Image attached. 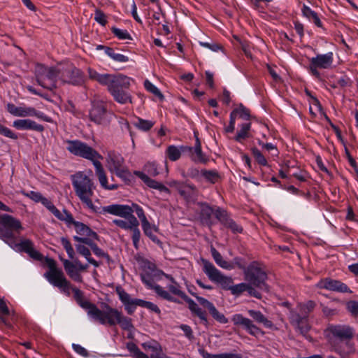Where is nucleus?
Here are the masks:
<instances>
[{"mask_svg": "<svg viewBox=\"0 0 358 358\" xmlns=\"http://www.w3.org/2000/svg\"><path fill=\"white\" fill-rule=\"evenodd\" d=\"M141 280L148 289L155 291L156 294L168 301L176 302L172 294L184 299L187 295L181 290V287L176 280L163 271L158 269L152 262L145 263Z\"/></svg>", "mask_w": 358, "mask_h": 358, "instance_id": "nucleus-1", "label": "nucleus"}, {"mask_svg": "<svg viewBox=\"0 0 358 358\" xmlns=\"http://www.w3.org/2000/svg\"><path fill=\"white\" fill-rule=\"evenodd\" d=\"M89 76L102 85L107 87L114 100L120 104L132 103V97L128 90L133 80L121 73L101 74L94 70L89 69Z\"/></svg>", "mask_w": 358, "mask_h": 358, "instance_id": "nucleus-2", "label": "nucleus"}, {"mask_svg": "<svg viewBox=\"0 0 358 358\" xmlns=\"http://www.w3.org/2000/svg\"><path fill=\"white\" fill-rule=\"evenodd\" d=\"M66 149L72 155L90 160L94 166L95 173L101 187L106 190H115L118 188L117 184H108L106 171L100 159H103L96 150L80 140H66Z\"/></svg>", "mask_w": 358, "mask_h": 358, "instance_id": "nucleus-3", "label": "nucleus"}, {"mask_svg": "<svg viewBox=\"0 0 358 358\" xmlns=\"http://www.w3.org/2000/svg\"><path fill=\"white\" fill-rule=\"evenodd\" d=\"M48 271L44 273L45 278L52 286L57 287L59 291L66 296L71 295V290L73 292V297L77 303L83 309L87 310L90 316V312L93 310L96 305L92 303L84 297V293L78 288L73 287L71 282L66 279L62 270L57 268L55 260L48 259Z\"/></svg>", "mask_w": 358, "mask_h": 358, "instance_id": "nucleus-4", "label": "nucleus"}, {"mask_svg": "<svg viewBox=\"0 0 358 358\" xmlns=\"http://www.w3.org/2000/svg\"><path fill=\"white\" fill-rule=\"evenodd\" d=\"M325 337L331 350L341 357H346L355 351L352 341L355 331L347 324H330L324 331Z\"/></svg>", "mask_w": 358, "mask_h": 358, "instance_id": "nucleus-5", "label": "nucleus"}, {"mask_svg": "<svg viewBox=\"0 0 358 358\" xmlns=\"http://www.w3.org/2000/svg\"><path fill=\"white\" fill-rule=\"evenodd\" d=\"M71 180L76 195L85 208L92 213L100 212L102 207L94 205L92 199L96 188L92 180L83 171H78L71 175Z\"/></svg>", "mask_w": 358, "mask_h": 358, "instance_id": "nucleus-6", "label": "nucleus"}, {"mask_svg": "<svg viewBox=\"0 0 358 358\" xmlns=\"http://www.w3.org/2000/svg\"><path fill=\"white\" fill-rule=\"evenodd\" d=\"M90 317L101 324H107L110 326L119 324L124 330H130L133 328L131 320L129 317L124 316L120 311L108 305H106L103 310L95 306L93 310L90 312Z\"/></svg>", "mask_w": 358, "mask_h": 358, "instance_id": "nucleus-7", "label": "nucleus"}, {"mask_svg": "<svg viewBox=\"0 0 358 358\" xmlns=\"http://www.w3.org/2000/svg\"><path fill=\"white\" fill-rule=\"evenodd\" d=\"M99 214L108 213L113 215L119 216L127 219V220L115 219L113 222L121 229L128 230L132 227L139 225L138 220L133 215V210L129 208V205L124 204H111L103 206L101 208Z\"/></svg>", "mask_w": 358, "mask_h": 358, "instance_id": "nucleus-8", "label": "nucleus"}, {"mask_svg": "<svg viewBox=\"0 0 358 358\" xmlns=\"http://www.w3.org/2000/svg\"><path fill=\"white\" fill-rule=\"evenodd\" d=\"M316 303L310 300L304 303H299L294 309H291L289 315L290 323L305 335L309 330L308 315L313 311Z\"/></svg>", "mask_w": 358, "mask_h": 358, "instance_id": "nucleus-9", "label": "nucleus"}, {"mask_svg": "<svg viewBox=\"0 0 358 358\" xmlns=\"http://www.w3.org/2000/svg\"><path fill=\"white\" fill-rule=\"evenodd\" d=\"M243 275L245 280L255 289L257 288L266 292H269V286L266 283L267 273L259 262L257 261L251 262L245 269Z\"/></svg>", "mask_w": 358, "mask_h": 358, "instance_id": "nucleus-10", "label": "nucleus"}, {"mask_svg": "<svg viewBox=\"0 0 358 358\" xmlns=\"http://www.w3.org/2000/svg\"><path fill=\"white\" fill-rule=\"evenodd\" d=\"M35 76L37 83L41 87L53 90L57 87L59 83V65L48 67L42 64H37L35 66Z\"/></svg>", "mask_w": 358, "mask_h": 358, "instance_id": "nucleus-11", "label": "nucleus"}, {"mask_svg": "<svg viewBox=\"0 0 358 358\" xmlns=\"http://www.w3.org/2000/svg\"><path fill=\"white\" fill-rule=\"evenodd\" d=\"M63 222L66 223L69 228L73 227L76 233V235L73 236V240L76 242L87 244L91 241H96L99 239V236L95 231L85 224L76 221L70 213L66 214Z\"/></svg>", "mask_w": 358, "mask_h": 358, "instance_id": "nucleus-12", "label": "nucleus"}, {"mask_svg": "<svg viewBox=\"0 0 358 358\" xmlns=\"http://www.w3.org/2000/svg\"><path fill=\"white\" fill-rule=\"evenodd\" d=\"M202 262L203 271L208 279L220 285L222 289L231 292L234 284L233 278L231 276L224 275L212 262L205 259H203Z\"/></svg>", "mask_w": 358, "mask_h": 358, "instance_id": "nucleus-13", "label": "nucleus"}, {"mask_svg": "<svg viewBox=\"0 0 358 358\" xmlns=\"http://www.w3.org/2000/svg\"><path fill=\"white\" fill-rule=\"evenodd\" d=\"M169 185L173 188L187 204L195 203L199 196V190L192 182L173 180Z\"/></svg>", "mask_w": 358, "mask_h": 358, "instance_id": "nucleus-14", "label": "nucleus"}, {"mask_svg": "<svg viewBox=\"0 0 358 358\" xmlns=\"http://www.w3.org/2000/svg\"><path fill=\"white\" fill-rule=\"evenodd\" d=\"M334 62V54L329 52L326 54H318L310 59L309 71L313 76L317 78H320V73L318 69H330Z\"/></svg>", "mask_w": 358, "mask_h": 358, "instance_id": "nucleus-15", "label": "nucleus"}, {"mask_svg": "<svg viewBox=\"0 0 358 358\" xmlns=\"http://www.w3.org/2000/svg\"><path fill=\"white\" fill-rule=\"evenodd\" d=\"M60 84H71L78 85L83 83L81 71L71 65H59Z\"/></svg>", "mask_w": 358, "mask_h": 358, "instance_id": "nucleus-16", "label": "nucleus"}, {"mask_svg": "<svg viewBox=\"0 0 358 358\" xmlns=\"http://www.w3.org/2000/svg\"><path fill=\"white\" fill-rule=\"evenodd\" d=\"M231 320L235 326L241 327L251 336H257L258 335L264 334V332L255 325L250 318L244 317L241 313L233 315Z\"/></svg>", "mask_w": 358, "mask_h": 358, "instance_id": "nucleus-17", "label": "nucleus"}, {"mask_svg": "<svg viewBox=\"0 0 358 358\" xmlns=\"http://www.w3.org/2000/svg\"><path fill=\"white\" fill-rule=\"evenodd\" d=\"M319 289L336 292L340 293H352V290L348 286L340 280L326 278L320 280L316 285Z\"/></svg>", "mask_w": 358, "mask_h": 358, "instance_id": "nucleus-18", "label": "nucleus"}, {"mask_svg": "<svg viewBox=\"0 0 358 358\" xmlns=\"http://www.w3.org/2000/svg\"><path fill=\"white\" fill-rule=\"evenodd\" d=\"M183 150H186V152H188L189 157L196 164H206L209 162L208 157L202 151L201 144L198 137L196 138L194 147L186 145L183 148Z\"/></svg>", "mask_w": 358, "mask_h": 358, "instance_id": "nucleus-19", "label": "nucleus"}, {"mask_svg": "<svg viewBox=\"0 0 358 358\" xmlns=\"http://www.w3.org/2000/svg\"><path fill=\"white\" fill-rule=\"evenodd\" d=\"M189 292L192 296L196 297L197 301L199 303L200 305L203 306L208 310L209 313L211 315V316L215 320H216L217 322L220 324L228 323L229 320L224 316V314L218 311V310L216 308V307L212 302H210V301L207 300L203 297L196 295V294L190 291Z\"/></svg>", "mask_w": 358, "mask_h": 358, "instance_id": "nucleus-20", "label": "nucleus"}, {"mask_svg": "<svg viewBox=\"0 0 358 358\" xmlns=\"http://www.w3.org/2000/svg\"><path fill=\"white\" fill-rule=\"evenodd\" d=\"M245 292H247L250 296H252L258 299H261L262 297L261 292L248 282H241L236 285L233 284L230 292L233 296L238 297Z\"/></svg>", "mask_w": 358, "mask_h": 358, "instance_id": "nucleus-21", "label": "nucleus"}, {"mask_svg": "<svg viewBox=\"0 0 358 358\" xmlns=\"http://www.w3.org/2000/svg\"><path fill=\"white\" fill-rule=\"evenodd\" d=\"M106 114V108L101 101H93L92 108L89 112V117L91 121L96 124L102 123Z\"/></svg>", "mask_w": 358, "mask_h": 358, "instance_id": "nucleus-22", "label": "nucleus"}, {"mask_svg": "<svg viewBox=\"0 0 358 358\" xmlns=\"http://www.w3.org/2000/svg\"><path fill=\"white\" fill-rule=\"evenodd\" d=\"M13 126L19 130H32L38 132L44 131V127L42 124L36 123L30 119H18L13 122Z\"/></svg>", "mask_w": 358, "mask_h": 358, "instance_id": "nucleus-23", "label": "nucleus"}, {"mask_svg": "<svg viewBox=\"0 0 358 358\" xmlns=\"http://www.w3.org/2000/svg\"><path fill=\"white\" fill-rule=\"evenodd\" d=\"M124 159L118 152L109 151L106 156V164L110 172L113 173L124 166Z\"/></svg>", "mask_w": 358, "mask_h": 358, "instance_id": "nucleus-24", "label": "nucleus"}, {"mask_svg": "<svg viewBox=\"0 0 358 358\" xmlns=\"http://www.w3.org/2000/svg\"><path fill=\"white\" fill-rule=\"evenodd\" d=\"M134 174L138 177L149 187L158 189L160 192H169V189L162 183L150 178L146 173L141 171H134Z\"/></svg>", "mask_w": 358, "mask_h": 358, "instance_id": "nucleus-25", "label": "nucleus"}, {"mask_svg": "<svg viewBox=\"0 0 358 358\" xmlns=\"http://www.w3.org/2000/svg\"><path fill=\"white\" fill-rule=\"evenodd\" d=\"M63 266L67 275L74 281L78 282H83V276L80 274V271L76 268L71 261L68 259H62Z\"/></svg>", "mask_w": 358, "mask_h": 358, "instance_id": "nucleus-26", "label": "nucleus"}, {"mask_svg": "<svg viewBox=\"0 0 358 358\" xmlns=\"http://www.w3.org/2000/svg\"><path fill=\"white\" fill-rule=\"evenodd\" d=\"M117 292L120 300L124 306L125 310L129 314H132L136 308L134 299L131 298L130 295L122 288L117 289Z\"/></svg>", "mask_w": 358, "mask_h": 358, "instance_id": "nucleus-27", "label": "nucleus"}, {"mask_svg": "<svg viewBox=\"0 0 358 358\" xmlns=\"http://www.w3.org/2000/svg\"><path fill=\"white\" fill-rule=\"evenodd\" d=\"M183 299L187 303L188 308L190 310V311L192 313L195 314L197 317H199L201 321L204 324H207L208 320L206 312L203 310H202V308H200L194 300H192L187 296H186Z\"/></svg>", "mask_w": 358, "mask_h": 358, "instance_id": "nucleus-28", "label": "nucleus"}, {"mask_svg": "<svg viewBox=\"0 0 358 358\" xmlns=\"http://www.w3.org/2000/svg\"><path fill=\"white\" fill-rule=\"evenodd\" d=\"M0 224L1 227L18 230L22 228L20 222L13 216L3 214L0 216Z\"/></svg>", "mask_w": 358, "mask_h": 358, "instance_id": "nucleus-29", "label": "nucleus"}, {"mask_svg": "<svg viewBox=\"0 0 358 358\" xmlns=\"http://www.w3.org/2000/svg\"><path fill=\"white\" fill-rule=\"evenodd\" d=\"M76 245V249L77 252L84 257L88 263L92 264L94 267L97 268L100 266V263L96 261L94 259L91 257V252L90 249L86 246L85 243L77 242Z\"/></svg>", "mask_w": 358, "mask_h": 358, "instance_id": "nucleus-30", "label": "nucleus"}, {"mask_svg": "<svg viewBox=\"0 0 358 358\" xmlns=\"http://www.w3.org/2000/svg\"><path fill=\"white\" fill-rule=\"evenodd\" d=\"M30 106H16L12 103H8L6 105L7 111L13 116L15 117H29Z\"/></svg>", "mask_w": 358, "mask_h": 358, "instance_id": "nucleus-31", "label": "nucleus"}, {"mask_svg": "<svg viewBox=\"0 0 358 358\" xmlns=\"http://www.w3.org/2000/svg\"><path fill=\"white\" fill-rule=\"evenodd\" d=\"M49 211H50L58 220L63 221L66 214H68L66 210L64 209L62 212L58 210L52 202L45 197H43L41 202Z\"/></svg>", "mask_w": 358, "mask_h": 358, "instance_id": "nucleus-32", "label": "nucleus"}, {"mask_svg": "<svg viewBox=\"0 0 358 358\" xmlns=\"http://www.w3.org/2000/svg\"><path fill=\"white\" fill-rule=\"evenodd\" d=\"M301 13L304 17L314 23L315 26L320 28L322 27V22H321L317 13L313 10L309 6L303 4L301 8Z\"/></svg>", "mask_w": 358, "mask_h": 358, "instance_id": "nucleus-33", "label": "nucleus"}, {"mask_svg": "<svg viewBox=\"0 0 358 358\" xmlns=\"http://www.w3.org/2000/svg\"><path fill=\"white\" fill-rule=\"evenodd\" d=\"M186 145H169L165 151L166 157L171 162H176L181 157L182 152H186V150H183V148Z\"/></svg>", "mask_w": 358, "mask_h": 358, "instance_id": "nucleus-34", "label": "nucleus"}, {"mask_svg": "<svg viewBox=\"0 0 358 358\" xmlns=\"http://www.w3.org/2000/svg\"><path fill=\"white\" fill-rule=\"evenodd\" d=\"M210 252L214 261L220 267L229 271L234 268V264L224 260L221 254L215 248L211 247Z\"/></svg>", "mask_w": 358, "mask_h": 358, "instance_id": "nucleus-35", "label": "nucleus"}, {"mask_svg": "<svg viewBox=\"0 0 358 358\" xmlns=\"http://www.w3.org/2000/svg\"><path fill=\"white\" fill-rule=\"evenodd\" d=\"M248 313L249 315L257 322L263 324L266 328H273V322L268 320L261 311L251 309L248 310Z\"/></svg>", "mask_w": 358, "mask_h": 358, "instance_id": "nucleus-36", "label": "nucleus"}, {"mask_svg": "<svg viewBox=\"0 0 358 358\" xmlns=\"http://www.w3.org/2000/svg\"><path fill=\"white\" fill-rule=\"evenodd\" d=\"M198 205L201 208L200 218L201 222L208 225L211 224L210 219L213 214V209L212 207L205 202L198 203Z\"/></svg>", "mask_w": 358, "mask_h": 358, "instance_id": "nucleus-37", "label": "nucleus"}, {"mask_svg": "<svg viewBox=\"0 0 358 358\" xmlns=\"http://www.w3.org/2000/svg\"><path fill=\"white\" fill-rule=\"evenodd\" d=\"M142 345L145 350H150L151 352V358L163 357L165 355L162 352L160 345L157 342H146L143 343Z\"/></svg>", "mask_w": 358, "mask_h": 358, "instance_id": "nucleus-38", "label": "nucleus"}, {"mask_svg": "<svg viewBox=\"0 0 358 358\" xmlns=\"http://www.w3.org/2000/svg\"><path fill=\"white\" fill-rule=\"evenodd\" d=\"M141 227L144 234L153 242L158 243L159 241L157 236L155 234V233L158 231V227L157 226L150 224L148 220H146L141 223Z\"/></svg>", "mask_w": 358, "mask_h": 358, "instance_id": "nucleus-39", "label": "nucleus"}, {"mask_svg": "<svg viewBox=\"0 0 358 358\" xmlns=\"http://www.w3.org/2000/svg\"><path fill=\"white\" fill-rule=\"evenodd\" d=\"M13 229L0 227V238L8 244L10 248L15 243V238L13 232Z\"/></svg>", "mask_w": 358, "mask_h": 358, "instance_id": "nucleus-40", "label": "nucleus"}, {"mask_svg": "<svg viewBox=\"0 0 358 358\" xmlns=\"http://www.w3.org/2000/svg\"><path fill=\"white\" fill-rule=\"evenodd\" d=\"M239 127L240 130L237 132L234 139L236 141L241 143L243 140L250 137L249 131L251 129V123H243Z\"/></svg>", "mask_w": 358, "mask_h": 358, "instance_id": "nucleus-41", "label": "nucleus"}, {"mask_svg": "<svg viewBox=\"0 0 358 358\" xmlns=\"http://www.w3.org/2000/svg\"><path fill=\"white\" fill-rule=\"evenodd\" d=\"M34 247V243L29 239L22 240L20 243H16L12 247L13 249L19 252L27 253Z\"/></svg>", "mask_w": 358, "mask_h": 358, "instance_id": "nucleus-42", "label": "nucleus"}, {"mask_svg": "<svg viewBox=\"0 0 358 358\" xmlns=\"http://www.w3.org/2000/svg\"><path fill=\"white\" fill-rule=\"evenodd\" d=\"M201 176H203L207 182L212 184L215 183L220 178V174L216 170H201Z\"/></svg>", "mask_w": 358, "mask_h": 358, "instance_id": "nucleus-43", "label": "nucleus"}, {"mask_svg": "<svg viewBox=\"0 0 358 358\" xmlns=\"http://www.w3.org/2000/svg\"><path fill=\"white\" fill-rule=\"evenodd\" d=\"M143 172L152 177H155L159 174L158 165L154 162L146 163L143 166Z\"/></svg>", "mask_w": 358, "mask_h": 358, "instance_id": "nucleus-44", "label": "nucleus"}, {"mask_svg": "<svg viewBox=\"0 0 358 358\" xmlns=\"http://www.w3.org/2000/svg\"><path fill=\"white\" fill-rule=\"evenodd\" d=\"M155 125V122L148 120H144L141 117H138L137 122L134 123V126L138 129L148 131Z\"/></svg>", "mask_w": 358, "mask_h": 358, "instance_id": "nucleus-45", "label": "nucleus"}, {"mask_svg": "<svg viewBox=\"0 0 358 358\" xmlns=\"http://www.w3.org/2000/svg\"><path fill=\"white\" fill-rule=\"evenodd\" d=\"M106 55L116 62L125 63L129 61V57L127 56L115 52L112 48H110V49H107Z\"/></svg>", "mask_w": 358, "mask_h": 358, "instance_id": "nucleus-46", "label": "nucleus"}, {"mask_svg": "<svg viewBox=\"0 0 358 358\" xmlns=\"http://www.w3.org/2000/svg\"><path fill=\"white\" fill-rule=\"evenodd\" d=\"M127 348L134 358H149L147 355L141 352L138 346L132 342L127 344Z\"/></svg>", "mask_w": 358, "mask_h": 358, "instance_id": "nucleus-47", "label": "nucleus"}, {"mask_svg": "<svg viewBox=\"0 0 358 358\" xmlns=\"http://www.w3.org/2000/svg\"><path fill=\"white\" fill-rule=\"evenodd\" d=\"M111 32L120 40H132L130 34L127 29H122L117 27H112Z\"/></svg>", "mask_w": 358, "mask_h": 358, "instance_id": "nucleus-48", "label": "nucleus"}, {"mask_svg": "<svg viewBox=\"0 0 358 358\" xmlns=\"http://www.w3.org/2000/svg\"><path fill=\"white\" fill-rule=\"evenodd\" d=\"M94 241H91L86 245L91 248V250L96 256L99 257H104L106 259H109L108 255L102 249L99 248Z\"/></svg>", "mask_w": 358, "mask_h": 358, "instance_id": "nucleus-49", "label": "nucleus"}, {"mask_svg": "<svg viewBox=\"0 0 358 358\" xmlns=\"http://www.w3.org/2000/svg\"><path fill=\"white\" fill-rule=\"evenodd\" d=\"M10 313L9 309L3 298H0V320L2 322L8 326V323L4 316L8 315Z\"/></svg>", "mask_w": 358, "mask_h": 358, "instance_id": "nucleus-50", "label": "nucleus"}, {"mask_svg": "<svg viewBox=\"0 0 358 358\" xmlns=\"http://www.w3.org/2000/svg\"><path fill=\"white\" fill-rule=\"evenodd\" d=\"M29 117H36L38 119L45 121L46 122H52V121L50 117L48 116L40 110H37L34 107L30 108Z\"/></svg>", "mask_w": 358, "mask_h": 358, "instance_id": "nucleus-51", "label": "nucleus"}, {"mask_svg": "<svg viewBox=\"0 0 358 358\" xmlns=\"http://www.w3.org/2000/svg\"><path fill=\"white\" fill-rule=\"evenodd\" d=\"M113 173H115L118 178H121L124 182H129L131 180V173L124 166L116 170Z\"/></svg>", "mask_w": 358, "mask_h": 358, "instance_id": "nucleus-52", "label": "nucleus"}, {"mask_svg": "<svg viewBox=\"0 0 358 358\" xmlns=\"http://www.w3.org/2000/svg\"><path fill=\"white\" fill-rule=\"evenodd\" d=\"M252 155L256 162L261 166H267L268 162L261 151L256 148L252 149Z\"/></svg>", "mask_w": 358, "mask_h": 358, "instance_id": "nucleus-53", "label": "nucleus"}, {"mask_svg": "<svg viewBox=\"0 0 358 358\" xmlns=\"http://www.w3.org/2000/svg\"><path fill=\"white\" fill-rule=\"evenodd\" d=\"M144 87L146 89L147 91L150 92V93L153 94L156 96L163 99L164 96L161 93L160 90L150 81L148 80H145L144 82Z\"/></svg>", "mask_w": 358, "mask_h": 358, "instance_id": "nucleus-54", "label": "nucleus"}, {"mask_svg": "<svg viewBox=\"0 0 358 358\" xmlns=\"http://www.w3.org/2000/svg\"><path fill=\"white\" fill-rule=\"evenodd\" d=\"M129 208L133 210V213L135 212L140 219L141 223L148 220L143 209L136 203H132L131 206H129Z\"/></svg>", "mask_w": 358, "mask_h": 358, "instance_id": "nucleus-55", "label": "nucleus"}, {"mask_svg": "<svg viewBox=\"0 0 358 358\" xmlns=\"http://www.w3.org/2000/svg\"><path fill=\"white\" fill-rule=\"evenodd\" d=\"M182 177H189L192 179H195L199 180V178L201 176V171L194 166H191L188 169L187 175H185V172L182 173Z\"/></svg>", "mask_w": 358, "mask_h": 358, "instance_id": "nucleus-56", "label": "nucleus"}, {"mask_svg": "<svg viewBox=\"0 0 358 358\" xmlns=\"http://www.w3.org/2000/svg\"><path fill=\"white\" fill-rule=\"evenodd\" d=\"M22 195L29 198L36 203H40L43 196L38 192L29 191V192H22Z\"/></svg>", "mask_w": 358, "mask_h": 358, "instance_id": "nucleus-57", "label": "nucleus"}, {"mask_svg": "<svg viewBox=\"0 0 358 358\" xmlns=\"http://www.w3.org/2000/svg\"><path fill=\"white\" fill-rule=\"evenodd\" d=\"M130 230L132 231V241L133 245L136 249L138 248V243L141 238V232L138 229V225H136L135 227H132Z\"/></svg>", "mask_w": 358, "mask_h": 358, "instance_id": "nucleus-58", "label": "nucleus"}, {"mask_svg": "<svg viewBox=\"0 0 358 358\" xmlns=\"http://www.w3.org/2000/svg\"><path fill=\"white\" fill-rule=\"evenodd\" d=\"M0 134L13 140H16L18 138L17 135L15 133H14L11 129L1 124Z\"/></svg>", "mask_w": 358, "mask_h": 358, "instance_id": "nucleus-59", "label": "nucleus"}, {"mask_svg": "<svg viewBox=\"0 0 358 358\" xmlns=\"http://www.w3.org/2000/svg\"><path fill=\"white\" fill-rule=\"evenodd\" d=\"M94 20L101 26H105L107 23L106 15L99 9L95 10Z\"/></svg>", "mask_w": 358, "mask_h": 358, "instance_id": "nucleus-60", "label": "nucleus"}, {"mask_svg": "<svg viewBox=\"0 0 358 358\" xmlns=\"http://www.w3.org/2000/svg\"><path fill=\"white\" fill-rule=\"evenodd\" d=\"M236 110V113L239 117L244 120H248L250 117V111L249 110L243 106L242 104L237 108L234 109Z\"/></svg>", "mask_w": 358, "mask_h": 358, "instance_id": "nucleus-61", "label": "nucleus"}, {"mask_svg": "<svg viewBox=\"0 0 358 358\" xmlns=\"http://www.w3.org/2000/svg\"><path fill=\"white\" fill-rule=\"evenodd\" d=\"M347 310L352 315H358V301H350L346 303Z\"/></svg>", "mask_w": 358, "mask_h": 358, "instance_id": "nucleus-62", "label": "nucleus"}, {"mask_svg": "<svg viewBox=\"0 0 358 358\" xmlns=\"http://www.w3.org/2000/svg\"><path fill=\"white\" fill-rule=\"evenodd\" d=\"M180 329L183 331L185 336L189 340L192 341L194 338L193 331L187 324H181Z\"/></svg>", "mask_w": 358, "mask_h": 358, "instance_id": "nucleus-63", "label": "nucleus"}, {"mask_svg": "<svg viewBox=\"0 0 358 358\" xmlns=\"http://www.w3.org/2000/svg\"><path fill=\"white\" fill-rule=\"evenodd\" d=\"M199 354L203 358H225L223 353L210 354L204 350H199Z\"/></svg>", "mask_w": 358, "mask_h": 358, "instance_id": "nucleus-64", "label": "nucleus"}]
</instances>
